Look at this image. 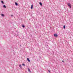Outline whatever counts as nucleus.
Wrapping results in <instances>:
<instances>
[{
  "instance_id": "f257e3e1",
  "label": "nucleus",
  "mask_w": 73,
  "mask_h": 73,
  "mask_svg": "<svg viewBox=\"0 0 73 73\" xmlns=\"http://www.w3.org/2000/svg\"><path fill=\"white\" fill-rule=\"evenodd\" d=\"M67 5L68 6V7H69L70 8H71V5H70V3H68Z\"/></svg>"
},
{
  "instance_id": "f03ea898",
  "label": "nucleus",
  "mask_w": 73,
  "mask_h": 73,
  "mask_svg": "<svg viewBox=\"0 0 73 73\" xmlns=\"http://www.w3.org/2000/svg\"><path fill=\"white\" fill-rule=\"evenodd\" d=\"M54 37H57L58 36V35H57V34H54Z\"/></svg>"
},
{
  "instance_id": "7ed1b4c3",
  "label": "nucleus",
  "mask_w": 73,
  "mask_h": 73,
  "mask_svg": "<svg viewBox=\"0 0 73 73\" xmlns=\"http://www.w3.org/2000/svg\"><path fill=\"white\" fill-rule=\"evenodd\" d=\"M27 60L28 62H31V61L29 58H27Z\"/></svg>"
},
{
  "instance_id": "20e7f679",
  "label": "nucleus",
  "mask_w": 73,
  "mask_h": 73,
  "mask_svg": "<svg viewBox=\"0 0 73 73\" xmlns=\"http://www.w3.org/2000/svg\"><path fill=\"white\" fill-rule=\"evenodd\" d=\"M19 67L20 69H22V67L21 65V64L19 65Z\"/></svg>"
},
{
  "instance_id": "39448f33",
  "label": "nucleus",
  "mask_w": 73,
  "mask_h": 73,
  "mask_svg": "<svg viewBox=\"0 0 73 73\" xmlns=\"http://www.w3.org/2000/svg\"><path fill=\"white\" fill-rule=\"evenodd\" d=\"M33 5H32L31 6V9H33Z\"/></svg>"
},
{
  "instance_id": "423d86ee",
  "label": "nucleus",
  "mask_w": 73,
  "mask_h": 73,
  "mask_svg": "<svg viewBox=\"0 0 73 73\" xmlns=\"http://www.w3.org/2000/svg\"><path fill=\"white\" fill-rule=\"evenodd\" d=\"M15 5L16 6H17L18 5V3L17 2H15Z\"/></svg>"
},
{
  "instance_id": "0eeeda50",
  "label": "nucleus",
  "mask_w": 73,
  "mask_h": 73,
  "mask_svg": "<svg viewBox=\"0 0 73 73\" xmlns=\"http://www.w3.org/2000/svg\"><path fill=\"white\" fill-rule=\"evenodd\" d=\"M39 4L41 6H42V3H41V2L39 3Z\"/></svg>"
},
{
  "instance_id": "6e6552de",
  "label": "nucleus",
  "mask_w": 73,
  "mask_h": 73,
  "mask_svg": "<svg viewBox=\"0 0 73 73\" xmlns=\"http://www.w3.org/2000/svg\"><path fill=\"white\" fill-rule=\"evenodd\" d=\"M28 71L29 72H31V70H30V69L28 68Z\"/></svg>"
},
{
  "instance_id": "1a4fd4ad",
  "label": "nucleus",
  "mask_w": 73,
  "mask_h": 73,
  "mask_svg": "<svg viewBox=\"0 0 73 73\" xmlns=\"http://www.w3.org/2000/svg\"><path fill=\"white\" fill-rule=\"evenodd\" d=\"M1 3L2 4H4V2L3 1H1Z\"/></svg>"
},
{
  "instance_id": "9d476101",
  "label": "nucleus",
  "mask_w": 73,
  "mask_h": 73,
  "mask_svg": "<svg viewBox=\"0 0 73 73\" xmlns=\"http://www.w3.org/2000/svg\"><path fill=\"white\" fill-rule=\"evenodd\" d=\"M1 16H2V17H4V14H1Z\"/></svg>"
},
{
  "instance_id": "9b49d317",
  "label": "nucleus",
  "mask_w": 73,
  "mask_h": 73,
  "mask_svg": "<svg viewBox=\"0 0 73 73\" xmlns=\"http://www.w3.org/2000/svg\"><path fill=\"white\" fill-rule=\"evenodd\" d=\"M3 7H4V8H6V6L5 5H3Z\"/></svg>"
},
{
  "instance_id": "f8f14e48",
  "label": "nucleus",
  "mask_w": 73,
  "mask_h": 73,
  "mask_svg": "<svg viewBox=\"0 0 73 73\" xmlns=\"http://www.w3.org/2000/svg\"><path fill=\"white\" fill-rule=\"evenodd\" d=\"M22 27L23 28L25 27V26H24V25H22Z\"/></svg>"
},
{
  "instance_id": "ddd939ff",
  "label": "nucleus",
  "mask_w": 73,
  "mask_h": 73,
  "mask_svg": "<svg viewBox=\"0 0 73 73\" xmlns=\"http://www.w3.org/2000/svg\"><path fill=\"white\" fill-rule=\"evenodd\" d=\"M63 28L64 29H65V25H64Z\"/></svg>"
},
{
  "instance_id": "4468645a",
  "label": "nucleus",
  "mask_w": 73,
  "mask_h": 73,
  "mask_svg": "<svg viewBox=\"0 0 73 73\" xmlns=\"http://www.w3.org/2000/svg\"><path fill=\"white\" fill-rule=\"evenodd\" d=\"M22 65L23 66H25V64H22Z\"/></svg>"
},
{
  "instance_id": "2eb2a0df",
  "label": "nucleus",
  "mask_w": 73,
  "mask_h": 73,
  "mask_svg": "<svg viewBox=\"0 0 73 73\" xmlns=\"http://www.w3.org/2000/svg\"><path fill=\"white\" fill-rule=\"evenodd\" d=\"M62 61L63 62H64V61L63 60H62Z\"/></svg>"
},
{
  "instance_id": "dca6fc26",
  "label": "nucleus",
  "mask_w": 73,
  "mask_h": 73,
  "mask_svg": "<svg viewBox=\"0 0 73 73\" xmlns=\"http://www.w3.org/2000/svg\"><path fill=\"white\" fill-rule=\"evenodd\" d=\"M50 70H48V72H49V73H50Z\"/></svg>"
},
{
  "instance_id": "f3484780",
  "label": "nucleus",
  "mask_w": 73,
  "mask_h": 73,
  "mask_svg": "<svg viewBox=\"0 0 73 73\" xmlns=\"http://www.w3.org/2000/svg\"><path fill=\"white\" fill-rule=\"evenodd\" d=\"M11 16H13V15H12Z\"/></svg>"
},
{
  "instance_id": "a211bd4d",
  "label": "nucleus",
  "mask_w": 73,
  "mask_h": 73,
  "mask_svg": "<svg viewBox=\"0 0 73 73\" xmlns=\"http://www.w3.org/2000/svg\"><path fill=\"white\" fill-rule=\"evenodd\" d=\"M20 46H21V45H20Z\"/></svg>"
},
{
  "instance_id": "6ab92c4d",
  "label": "nucleus",
  "mask_w": 73,
  "mask_h": 73,
  "mask_svg": "<svg viewBox=\"0 0 73 73\" xmlns=\"http://www.w3.org/2000/svg\"><path fill=\"white\" fill-rule=\"evenodd\" d=\"M40 58H41V57L40 56Z\"/></svg>"
}]
</instances>
